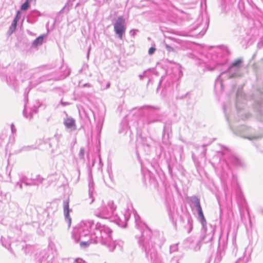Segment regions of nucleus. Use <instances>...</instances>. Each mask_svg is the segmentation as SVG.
Returning a JSON list of instances; mask_svg holds the SVG:
<instances>
[{
	"label": "nucleus",
	"mask_w": 263,
	"mask_h": 263,
	"mask_svg": "<svg viewBox=\"0 0 263 263\" xmlns=\"http://www.w3.org/2000/svg\"><path fill=\"white\" fill-rule=\"evenodd\" d=\"M221 73L219 76L217 78L215 83V88L216 89L219 91H222L223 90V83H222V77H226L224 75L225 72L220 71Z\"/></svg>",
	"instance_id": "1a4fd4ad"
},
{
	"label": "nucleus",
	"mask_w": 263,
	"mask_h": 263,
	"mask_svg": "<svg viewBox=\"0 0 263 263\" xmlns=\"http://www.w3.org/2000/svg\"><path fill=\"white\" fill-rule=\"evenodd\" d=\"M260 93L261 94V100L257 103V109L260 114H263V87L260 90Z\"/></svg>",
	"instance_id": "9b49d317"
},
{
	"label": "nucleus",
	"mask_w": 263,
	"mask_h": 263,
	"mask_svg": "<svg viewBox=\"0 0 263 263\" xmlns=\"http://www.w3.org/2000/svg\"><path fill=\"white\" fill-rule=\"evenodd\" d=\"M29 8L28 1H27L24 3L21 6V9L22 10H26Z\"/></svg>",
	"instance_id": "a211bd4d"
},
{
	"label": "nucleus",
	"mask_w": 263,
	"mask_h": 263,
	"mask_svg": "<svg viewBox=\"0 0 263 263\" xmlns=\"http://www.w3.org/2000/svg\"><path fill=\"white\" fill-rule=\"evenodd\" d=\"M221 149L212 158V164L222 182L227 183L232 175L231 167L236 168L246 166L245 162L234 155L227 147L220 145Z\"/></svg>",
	"instance_id": "f257e3e1"
},
{
	"label": "nucleus",
	"mask_w": 263,
	"mask_h": 263,
	"mask_svg": "<svg viewBox=\"0 0 263 263\" xmlns=\"http://www.w3.org/2000/svg\"><path fill=\"white\" fill-rule=\"evenodd\" d=\"M109 86H110V83H108L107 84V87H109Z\"/></svg>",
	"instance_id": "b1692460"
},
{
	"label": "nucleus",
	"mask_w": 263,
	"mask_h": 263,
	"mask_svg": "<svg viewBox=\"0 0 263 263\" xmlns=\"http://www.w3.org/2000/svg\"><path fill=\"white\" fill-rule=\"evenodd\" d=\"M201 22L198 23V30L199 29H201L200 32H198V37H202L204 35L209 27L210 23V18L206 10L201 11Z\"/></svg>",
	"instance_id": "39448f33"
},
{
	"label": "nucleus",
	"mask_w": 263,
	"mask_h": 263,
	"mask_svg": "<svg viewBox=\"0 0 263 263\" xmlns=\"http://www.w3.org/2000/svg\"><path fill=\"white\" fill-rule=\"evenodd\" d=\"M198 221L201 224V240L206 243L210 241L213 236V229L210 227V229L208 230L207 227V222L203 215L202 208L198 201Z\"/></svg>",
	"instance_id": "7ed1b4c3"
},
{
	"label": "nucleus",
	"mask_w": 263,
	"mask_h": 263,
	"mask_svg": "<svg viewBox=\"0 0 263 263\" xmlns=\"http://www.w3.org/2000/svg\"><path fill=\"white\" fill-rule=\"evenodd\" d=\"M221 257L220 255H217V256L215 258V262L217 263H219L221 260Z\"/></svg>",
	"instance_id": "aec40b11"
},
{
	"label": "nucleus",
	"mask_w": 263,
	"mask_h": 263,
	"mask_svg": "<svg viewBox=\"0 0 263 263\" xmlns=\"http://www.w3.org/2000/svg\"><path fill=\"white\" fill-rule=\"evenodd\" d=\"M233 246L234 247L233 252L236 254L237 252V246L235 236H234L233 238Z\"/></svg>",
	"instance_id": "f3484780"
},
{
	"label": "nucleus",
	"mask_w": 263,
	"mask_h": 263,
	"mask_svg": "<svg viewBox=\"0 0 263 263\" xmlns=\"http://www.w3.org/2000/svg\"><path fill=\"white\" fill-rule=\"evenodd\" d=\"M64 211L66 217L69 216V201H66L64 202Z\"/></svg>",
	"instance_id": "ddd939ff"
},
{
	"label": "nucleus",
	"mask_w": 263,
	"mask_h": 263,
	"mask_svg": "<svg viewBox=\"0 0 263 263\" xmlns=\"http://www.w3.org/2000/svg\"><path fill=\"white\" fill-rule=\"evenodd\" d=\"M211 142H208V143H206V144H203L201 147H200V151H201V154H200V156L201 157H204L205 156V153H206V147L209 145V144H211Z\"/></svg>",
	"instance_id": "f8f14e48"
},
{
	"label": "nucleus",
	"mask_w": 263,
	"mask_h": 263,
	"mask_svg": "<svg viewBox=\"0 0 263 263\" xmlns=\"http://www.w3.org/2000/svg\"><path fill=\"white\" fill-rule=\"evenodd\" d=\"M246 99L243 92L238 90L236 93V108L237 110V115L242 120L248 118L249 114L244 110Z\"/></svg>",
	"instance_id": "20e7f679"
},
{
	"label": "nucleus",
	"mask_w": 263,
	"mask_h": 263,
	"mask_svg": "<svg viewBox=\"0 0 263 263\" xmlns=\"http://www.w3.org/2000/svg\"><path fill=\"white\" fill-rule=\"evenodd\" d=\"M224 63H217L214 67L208 66L210 71L217 70L219 71L224 72V75L227 79L238 78L242 77L244 73L245 67L242 58H239L231 63L227 68H224Z\"/></svg>",
	"instance_id": "f03ea898"
},
{
	"label": "nucleus",
	"mask_w": 263,
	"mask_h": 263,
	"mask_svg": "<svg viewBox=\"0 0 263 263\" xmlns=\"http://www.w3.org/2000/svg\"><path fill=\"white\" fill-rule=\"evenodd\" d=\"M261 213L263 214V210L261 211Z\"/></svg>",
	"instance_id": "bb28decb"
},
{
	"label": "nucleus",
	"mask_w": 263,
	"mask_h": 263,
	"mask_svg": "<svg viewBox=\"0 0 263 263\" xmlns=\"http://www.w3.org/2000/svg\"><path fill=\"white\" fill-rule=\"evenodd\" d=\"M223 111H224V112L225 114V116H226V119L227 120L229 124H230V118L231 117L229 116L228 114H227V108H226V107L225 105H223Z\"/></svg>",
	"instance_id": "dca6fc26"
},
{
	"label": "nucleus",
	"mask_w": 263,
	"mask_h": 263,
	"mask_svg": "<svg viewBox=\"0 0 263 263\" xmlns=\"http://www.w3.org/2000/svg\"><path fill=\"white\" fill-rule=\"evenodd\" d=\"M201 8L202 7V3L201 4Z\"/></svg>",
	"instance_id": "a878e982"
},
{
	"label": "nucleus",
	"mask_w": 263,
	"mask_h": 263,
	"mask_svg": "<svg viewBox=\"0 0 263 263\" xmlns=\"http://www.w3.org/2000/svg\"><path fill=\"white\" fill-rule=\"evenodd\" d=\"M251 253V249H249L248 247L246 248L243 254V256L239 257L235 263H247L249 261Z\"/></svg>",
	"instance_id": "6e6552de"
},
{
	"label": "nucleus",
	"mask_w": 263,
	"mask_h": 263,
	"mask_svg": "<svg viewBox=\"0 0 263 263\" xmlns=\"http://www.w3.org/2000/svg\"><path fill=\"white\" fill-rule=\"evenodd\" d=\"M17 18L16 17L13 21L11 26L10 27L11 29H12V31H14L16 27L17 23Z\"/></svg>",
	"instance_id": "2eb2a0df"
},
{
	"label": "nucleus",
	"mask_w": 263,
	"mask_h": 263,
	"mask_svg": "<svg viewBox=\"0 0 263 263\" xmlns=\"http://www.w3.org/2000/svg\"><path fill=\"white\" fill-rule=\"evenodd\" d=\"M242 129L240 130V132H243L245 130H248V136L247 137V138L251 140H258L260 138H261L262 137V133H259L255 134H254L252 129L250 128H247L246 127H242Z\"/></svg>",
	"instance_id": "0eeeda50"
},
{
	"label": "nucleus",
	"mask_w": 263,
	"mask_h": 263,
	"mask_svg": "<svg viewBox=\"0 0 263 263\" xmlns=\"http://www.w3.org/2000/svg\"><path fill=\"white\" fill-rule=\"evenodd\" d=\"M198 50L199 49V48H203L205 50H206L208 49V47L206 46H205L204 45H202V44H198Z\"/></svg>",
	"instance_id": "4be33fe9"
},
{
	"label": "nucleus",
	"mask_w": 263,
	"mask_h": 263,
	"mask_svg": "<svg viewBox=\"0 0 263 263\" xmlns=\"http://www.w3.org/2000/svg\"><path fill=\"white\" fill-rule=\"evenodd\" d=\"M65 125L69 128H76L75 121L73 119L67 118L64 121Z\"/></svg>",
	"instance_id": "9d476101"
},
{
	"label": "nucleus",
	"mask_w": 263,
	"mask_h": 263,
	"mask_svg": "<svg viewBox=\"0 0 263 263\" xmlns=\"http://www.w3.org/2000/svg\"><path fill=\"white\" fill-rule=\"evenodd\" d=\"M114 29L116 33L119 35V37L121 39L125 30V21L122 17H119L118 18L115 24Z\"/></svg>",
	"instance_id": "423d86ee"
},
{
	"label": "nucleus",
	"mask_w": 263,
	"mask_h": 263,
	"mask_svg": "<svg viewBox=\"0 0 263 263\" xmlns=\"http://www.w3.org/2000/svg\"><path fill=\"white\" fill-rule=\"evenodd\" d=\"M166 47L168 50H171H171H173V48H172L171 46H168V45H166Z\"/></svg>",
	"instance_id": "5701e85b"
},
{
	"label": "nucleus",
	"mask_w": 263,
	"mask_h": 263,
	"mask_svg": "<svg viewBox=\"0 0 263 263\" xmlns=\"http://www.w3.org/2000/svg\"><path fill=\"white\" fill-rule=\"evenodd\" d=\"M228 235H229V232H227V239H228Z\"/></svg>",
	"instance_id": "393cba45"
},
{
	"label": "nucleus",
	"mask_w": 263,
	"mask_h": 263,
	"mask_svg": "<svg viewBox=\"0 0 263 263\" xmlns=\"http://www.w3.org/2000/svg\"><path fill=\"white\" fill-rule=\"evenodd\" d=\"M198 61H199V58H198ZM199 63V62H198V63Z\"/></svg>",
	"instance_id": "cd10ccee"
},
{
	"label": "nucleus",
	"mask_w": 263,
	"mask_h": 263,
	"mask_svg": "<svg viewBox=\"0 0 263 263\" xmlns=\"http://www.w3.org/2000/svg\"><path fill=\"white\" fill-rule=\"evenodd\" d=\"M155 50H156L155 48L151 47L148 50V53L149 54H152L154 53V52H155Z\"/></svg>",
	"instance_id": "412c9836"
},
{
	"label": "nucleus",
	"mask_w": 263,
	"mask_h": 263,
	"mask_svg": "<svg viewBox=\"0 0 263 263\" xmlns=\"http://www.w3.org/2000/svg\"><path fill=\"white\" fill-rule=\"evenodd\" d=\"M43 41V37L39 36L38 37L34 42V44L35 46H37L39 44H41Z\"/></svg>",
	"instance_id": "4468645a"
},
{
	"label": "nucleus",
	"mask_w": 263,
	"mask_h": 263,
	"mask_svg": "<svg viewBox=\"0 0 263 263\" xmlns=\"http://www.w3.org/2000/svg\"><path fill=\"white\" fill-rule=\"evenodd\" d=\"M90 243L91 242L89 241H82L80 242V246L82 247H88Z\"/></svg>",
	"instance_id": "6ab92c4d"
}]
</instances>
